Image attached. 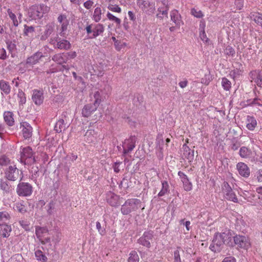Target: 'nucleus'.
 <instances>
[{
	"mask_svg": "<svg viewBox=\"0 0 262 262\" xmlns=\"http://www.w3.org/2000/svg\"><path fill=\"white\" fill-rule=\"evenodd\" d=\"M243 7L244 0H234L230 6V10L234 13H236L238 11L242 10Z\"/></svg>",
	"mask_w": 262,
	"mask_h": 262,
	"instance_id": "22",
	"label": "nucleus"
},
{
	"mask_svg": "<svg viewBox=\"0 0 262 262\" xmlns=\"http://www.w3.org/2000/svg\"><path fill=\"white\" fill-rule=\"evenodd\" d=\"M106 16H107V18H108V19L110 20V21H114L117 25H120V24L121 23V19L119 18L114 15L113 14H112L110 12H107V13L106 14Z\"/></svg>",
	"mask_w": 262,
	"mask_h": 262,
	"instance_id": "43",
	"label": "nucleus"
},
{
	"mask_svg": "<svg viewBox=\"0 0 262 262\" xmlns=\"http://www.w3.org/2000/svg\"><path fill=\"white\" fill-rule=\"evenodd\" d=\"M236 168L241 176L246 178L250 176V169L245 163L243 162L238 163L236 165Z\"/></svg>",
	"mask_w": 262,
	"mask_h": 262,
	"instance_id": "16",
	"label": "nucleus"
},
{
	"mask_svg": "<svg viewBox=\"0 0 262 262\" xmlns=\"http://www.w3.org/2000/svg\"><path fill=\"white\" fill-rule=\"evenodd\" d=\"M129 255L128 262H139V257L136 251H131Z\"/></svg>",
	"mask_w": 262,
	"mask_h": 262,
	"instance_id": "42",
	"label": "nucleus"
},
{
	"mask_svg": "<svg viewBox=\"0 0 262 262\" xmlns=\"http://www.w3.org/2000/svg\"><path fill=\"white\" fill-rule=\"evenodd\" d=\"M233 237L230 231L215 234L213 243L218 247L226 245L229 247H233Z\"/></svg>",
	"mask_w": 262,
	"mask_h": 262,
	"instance_id": "1",
	"label": "nucleus"
},
{
	"mask_svg": "<svg viewBox=\"0 0 262 262\" xmlns=\"http://www.w3.org/2000/svg\"><path fill=\"white\" fill-rule=\"evenodd\" d=\"M65 54L67 56L68 59H74L77 56V53L75 51H71Z\"/></svg>",
	"mask_w": 262,
	"mask_h": 262,
	"instance_id": "57",
	"label": "nucleus"
},
{
	"mask_svg": "<svg viewBox=\"0 0 262 262\" xmlns=\"http://www.w3.org/2000/svg\"><path fill=\"white\" fill-rule=\"evenodd\" d=\"M96 135L94 129H88L84 135L85 140L89 143H92L96 140Z\"/></svg>",
	"mask_w": 262,
	"mask_h": 262,
	"instance_id": "24",
	"label": "nucleus"
},
{
	"mask_svg": "<svg viewBox=\"0 0 262 262\" xmlns=\"http://www.w3.org/2000/svg\"><path fill=\"white\" fill-rule=\"evenodd\" d=\"M222 192L223 194L224 198L227 200L232 201L234 203H238V199L236 194L227 182H224L223 183Z\"/></svg>",
	"mask_w": 262,
	"mask_h": 262,
	"instance_id": "5",
	"label": "nucleus"
},
{
	"mask_svg": "<svg viewBox=\"0 0 262 262\" xmlns=\"http://www.w3.org/2000/svg\"><path fill=\"white\" fill-rule=\"evenodd\" d=\"M34 154L30 146L21 147L20 148V160L25 164L31 165L35 162Z\"/></svg>",
	"mask_w": 262,
	"mask_h": 262,
	"instance_id": "3",
	"label": "nucleus"
},
{
	"mask_svg": "<svg viewBox=\"0 0 262 262\" xmlns=\"http://www.w3.org/2000/svg\"><path fill=\"white\" fill-rule=\"evenodd\" d=\"M222 262H236V260L233 256H228L224 258Z\"/></svg>",
	"mask_w": 262,
	"mask_h": 262,
	"instance_id": "62",
	"label": "nucleus"
},
{
	"mask_svg": "<svg viewBox=\"0 0 262 262\" xmlns=\"http://www.w3.org/2000/svg\"><path fill=\"white\" fill-rule=\"evenodd\" d=\"M107 203L113 207H117L119 205V196L110 191L107 193Z\"/></svg>",
	"mask_w": 262,
	"mask_h": 262,
	"instance_id": "17",
	"label": "nucleus"
},
{
	"mask_svg": "<svg viewBox=\"0 0 262 262\" xmlns=\"http://www.w3.org/2000/svg\"><path fill=\"white\" fill-rule=\"evenodd\" d=\"M256 177L258 182H262V169L257 171Z\"/></svg>",
	"mask_w": 262,
	"mask_h": 262,
	"instance_id": "64",
	"label": "nucleus"
},
{
	"mask_svg": "<svg viewBox=\"0 0 262 262\" xmlns=\"http://www.w3.org/2000/svg\"><path fill=\"white\" fill-rule=\"evenodd\" d=\"M19 224L20 225L26 230H28L29 229V224L26 221H20L19 222Z\"/></svg>",
	"mask_w": 262,
	"mask_h": 262,
	"instance_id": "56",
	"label": "nucleus"
},
{
	"mask_svg": "<svg viewBox=\"0 0 262 262\" xmlns=\"http://www.w3.org/2000/svg\"><path fill=\"white\" fill-rule=\"evenodd\" d=\"M137 6L143 11H148L154 8L155 4L148 0H136Z\"/></svg>",
	"mask_w": 262,
	"mask_h": 262,
	"instance_id": "15",
	"label": "nucleus"
},
{
	"mask_svg": "<svg viewBox=\"0 0 262 262\" xmlns=\"http://www.w3.org/2000/svg\"><path fill=\"white\" fill-rule=\"evenodd\" d=\"M114 46L116 50L118 51H120L123 48L126 46V43L118 40V41L115 43Z\"/></svg>",
	"mask_w": 262,
	"mask_h": 262,
	"instance_id": "51",
	"label": "nucleus"
},
{
	"mask_svg": "<svg viewBox=\"0 0 262 262\" xmlns=\"http://www.w3.org/2000/svg\"><path fill=\"white\" fill-rule=\"evenodd\" d=\"M35 234L42 244L45 245L50 242V238L48 236L49 231L47 228L36 226L35 227Z\"/></svg>",
	"mask_w": 262,
	"mask_h": 262,
	"instance_id": "8",
	"label": "nucleus"
},
{
	"mask_svg": "<svg viewBox=\"0 0 262 262\" xmlns=\"http://www.w3.org/2000/svg\"><path fill=\"white\" fill-rule=\"evenodd\" d=\"M225 53L227 55L232 57L234 56L235 53L234 49L230 46L226 47L225 50Z\"/></svg>",
	"mask_w": 262,
	"mask_h": 262,
	"instance_id": "49",
	"label": "nucleus"
},
{
	"mask_svg": "<svg viewBox=\"0 0 262 262\" xmlns=\"http://www.w3.org/2000/svg\"><path fill=\"white\" fill-rule=\"evenodd\" d=\"M34 32V28L32 26H25L24 34L28 36L30 33H32Z\"/></svg>",
	"mask_w": 262,
	"mask_h": 262,
	"instance_id": "54",
	"label": "nucleus"
},
{
	"mask_svg": "<svg viewBox=\"0 0 262 262\" xmlns=\"http://www.w3.org/2000/svg\"><path fill=\"white\" fill-rule=\"evenodd\" d=\"M17 97L19 99L18 100V103L19 106H23V105L26 103V95L25 93L21 90H19Z\"/></svg>",
	"mask_w": 262,
	"mask_h": 262,
	"instance_id": "38",
	"label": "nucleus"
},
{
	"mask_svg": "<svg viewBox=\"0 0 262 262\" xmlns=\"http://www.w3.org/2000/svg\"><path fill=\"white\" fill-rule=\"evenodd\" d=\"M20 128H21V133L25 139H29L32 137V127L28 123L26 122L21 123Z\"/></svg>",
	"mask_w": 262,
	"mask_h": 262,
	"instance_id": "13",
	"label": "nucleus"
},
{
	"mask_svg": "<svg viewBox=\"0 0 262 262\" xmlns=\"http://www.w3.org/2000/svg\"><path fill=\"white\" fill-rule=\"evenodd\" d=\"M93 96L95 99L93 104L98 107L102 101L101 95L100 93L98 91H97L94 93Z\"/></svg>",
	"mask_w": 262,
	"mask_h": 262,
	"instance_id": "40",
	"label": "nucleus"
},
{
	"mask_svg": "<svg viewBox=\"0 0 262 262\" xmlns=\"http://www.w3.org/2000/svg\"><path fill=\"white\" fill-rule=\"evenodd\" d=\"M97 108L94 104H87L85 105L82 110V116L84 117H90L93 113L97 110Z\"/></svg>",
	"mask_w": 262,
	"mask_h": 262,
	"instance_id": "19",
	"label": "nucleus"
},
{
	"mask_svg": "<svg viewBox=\"0 0 262 262\" xmlns=\"http://www.w3.org/2000/svg\"><path fill=\"white\" fill-rule=\"evenodd\" d=\"M12 231L10 225H8L7 223H0V236L4 238L8 237Z\"/></svg>",
	"mask_w": 262,
	"mask_h": 262,
	"instance_id": "18",
	"label": "nucleus"
},
{
	"mask_svg": "<svg viewBox=\"0 0 262 262\" xmlns=\"http://www.w3.org/2000/svg\"><path fill=\"white\" fill-rule=\"evenodd\" d=\"M239 155L243 158H248L250 157L252 151L248 148L243 146L241 148L239 151Z\"/></svg>",
	"mask_w": 262,
	"mask_h": 262,
	"instance_id": "34",
	"label": "nucleus"
},
{
	"mask_svg": "<svg viewBox=\"0 0 262 262\" xmlns=\"http://www.w3.org/2000/svg\"><path fill=\"white\" fill-rule=\"evenodd\" d=\"M0 89L6 95L10 93L11 86L8 82L4 80H0Z\"/></svg>",
	"mask_w": 262,
	"mask_h": 262,
	"instance_id": "31",
	"label": "nucleus"
},
{
	"mask_svg": "<svg viewBox=\"0 0 262 262\" xmlns=\"http://www.w3.org/2000/svg\"><path fill=\"white\" fill-rule=\"evenodd\" d=\"M103 13L102 12V10L100 7H96L94 11L93 14V20L95 22L98 23L102 19V16L103 15Z\"/></svg>",
	"mask_w": 262,
	"mask_h": 262,
	"instance_id": "28",
	"label": "nucleus"
},
{
	"mask_svg": "<svg viewBox=\"0 0 262 262\" xmlns=\"http://www.w3.org/2000/svg\"><path fill=\"white\" fill-rule=\"evenodd\" d=\"M7 12L10 18L13 21V25L16 27L18 25V23L15 14L13 13L10 9H8Z\"/></svg>",
	"mask_w": 262,
	"mask_h": 262,
	"instance_id": "47",
	"label": "nucleus"
},
{
	"mask_svg": "<svg viewBox=\"0 0 262 262\" xmlns=\"http://www.w3.org/2000/svg\"><path fill=\"white\" fill-rule=\"evenodd\" d=\"M257 126L255 118L251 116H247L246 118V127L250 130H253Z\"/></svg>",
	"mask_w": 262,
	"mask_h": 262,
	"instance_id": "25",
	"label": "nucleus"
},
{
	"mask_svg": "<svg viewBox=\"0 0 262 262\" xmlns=\"http://www.w3.org/2000/svg\"><path fill=\"white\" fill-rule=\"evenodd\" d=\"M141 201L138 199H127L122 205L121 212L123 215H128L141 208Z\"/></svg>",
	"mask_w": 262,
	"mask_h": 262,
	"instance_id": "2",
	"label": "nucleus"
},
{
	"mask_svg": "<svg viewBox=\"0 0 262 262\" xmlns=\"http://www.w3.org/2000/svg\"><path fill=\"white\" fill-rule=\"evenodd\" d=\"M57 20L60 24L61 32H64L67 30L69 24L67 16L64 14H60L58 16Z\"/></svg>",
	"mask_w": 262,
	"mask_h": 262,
	"instance_id": "23",
	"label": "nucleus"
},
{
	"mask_svg": "<svg viewBox=\"0 0 262 262\" xmlns=\"http://www.w3.org/2000/svg\"><path fill=\"white\" fill-rule=\"evenodd\" d=\"M11 164V160L8 157L5 155L0 156V166L5 167Z\"/></svg>",
	"mask_w": 262,
	"mask_h": 262,
	"instance_id": "39",
	"label": "nucleus"
},
{
	"mask_svg": "<svg viewBox=\"0 0 262 262\" xmlns=\"http://www.w3.org/2000/svg\"><path fill=\"white\" fill-rule=\"evenodd\" d=\"M94 5V2L91 0H88L84 3L83 6L86 9H90Z\"/></svg>",
	"mask_w": 262,
	"mask_h": 262,
	"instance_id": "55",
	"label": "nucleus"
},
{
	"mask_svg": "<svg viewBox=\"0 0 262 262\" xmlns=\"http://www.w3.org/2000/svg\"><path fill=\"white\" fill-rule=\"evenodd\" d=\"M67 126L63 119H59L56 123L54 128L56 132L61 133L66 129Z\"/></svg>",
	"mask_w": 262,
	"mask_h": 262,
	"instance_id": "33",
	"label": "nucleus"
},
{
	"mask_svg": "<svg viewBox=\"0 0 262 262\" xmlns=\"http://www.w3.org/2000/svg\"><path fill=\"white\" fill-rule=\"evenodd\" d=\"M96 228L97 229L100 234L103 235L104 234V230L102 229L101 225L100 223L99 222H96Z\"/></svg>",
	"mask_w": 262,
	"mask_h": 262,
	"instance_id": "63",
	"label": "nucleus"
},
{
	"mask_svg": "<svg viewBox=\"0 0 262 262\" xmlns=\"http://www.w3.org/2000/svg\"><path fill=\"white\" fill-rule=\"evenodd\" d=\"M0 187L3 190L5 191H8L9 190V186L7 182L3 180L0 181Z\"/></svg>",
	"mask_w": 262,
	"mask_h": 262,
	"instance_id": "53",
	"label": "nucleus"
},
{
	"mask_svg": "<svg viewBox=\"0 0 262 262\" xmlns=\"http://www.w3.org/2000/svg\"><path fill=\"white\" fill-rule=\"evenodd\" d=\"M4 118L6 123L9 126H12L14 123V120L13 118V114L12 112L10 111L5 112L4 113Z\"/></svg>",
	"mask_w": 262,
	"mask_h": 262,
	"instance_id": "29",
	"label": "nucleus"
},
{
	"mask_svg": "<svg viewBox=\"0 0 262 262\" xmlns=\"http://www.w3.org/2000/svg\"><path fill=\"white\" fill-rule=\"evenodd\" d=\"M237 245L239 248L247 250L251 247L249 237L236 234L233 237V246Z\"/></svg>",
	"mask_w": 262,
	"mask_h": 262,
	"instance_id": "7",
	"label": "nucleus"
},
{
	"mask_svg": "<svg viewBox=\"0 0 262 262\" xmlns=\"http://www.w3.org/2000/svg\"><path fill=\"white\" fill-rule=\"evenodd\" d=\"M250 78L252 79L251 81H254L258 86L262 88V76L259 71L251 72Z\"/></svg>",
	"mask_w": 262,
	"mask_h": 262,
	"instance_id": "20",
	"label": "nucleus"
},
{
	"mask_svg": "<svg viewBox=\"0 0 262 262\" xmlns=\"http://www.w3.org/2000/svg\"><path fill=\"white\" fill-rule=\"evenodd\" d=\"M35 255L37 260L41 262H46L47 260V256L43 253L41 250H37L35 252Z\"/></svg>",
	"mask_w": 262,
	"mask_h": 262,
	"instance_id": "36",
	"label": "nucleus"
},
{
	"mask_svg": "<svg viewBox=\"0 0 262 262\" xmlns=\"http://www.w3.org/2000/svg\"><path fill=\"white\" fill-rule=\"evenodd\" d=\"M206 23L204 20H201L199 25V32L205 31Z\"/></svg>",
	"mask_w": 262,
	"mask_h": 262,
	"instance_id": "59",
	"label": "nucleus"
},
{
	"mask_svg": "<svg viewBox=\"0 0 262 262\" xmlns=\"http://www.w3.org/2000/svg\"><path fill=\"white\" fill-rule=\"evenodd\" d=\"M190 13L195 17L198 18H201L204 16V14L202 11L195 8H192L191 9Z\"/></svg>",
	"mask_w": 262,
	"mask_h": 262,
	"instance_id": "46",
	"label": "nucleus"
},
{
	"mask_svg": "<svg viewBox=\"0 0 262 262\" xmlns=\"http://www.w3.org/2000/svg\"><path fill=\"white\" fill-rule=\"evenodd\" d=\"M57 47L60 50H68L71 48V45L68 40L62 39L57 41Z\"/></svg>",
	"mask_w": 262,
	"mask_h": 262,
	"instance_id": "30",
	"label": "nucleus"
},
{
	"mask_svg": "<svg viewBox=\"0 0 262 262\" xmlns=\"http://www.w3.org/2000/svg\"><path fill=\"white\" fill-rule=\"evenodd\" d=\"M128 15L130 20L133 21V22L136 21V17L135 13L133 11H128Z\"/></svg>",
	"mask_w": 262,
	"mask_h": 262,
	"instance_id": "60",
	"label": "nucleus"
},
{
	"mask_svg": "<svg viewBox=\"0 0 262 262\" xmlns=\"http://www.w3.org/2000/svg\"><path fill=\"white\" fill-rule=\"evenodd\" d=\"M183 187L185 190L187 191H190L192 188V185L191 182H189V179L184 180L183 181Z\"/></svg>",
	"mask_w": 262,
	"mask_h": 262,
	"instance_id": "48",
	"label": "nucleus"
},
{
	"mask_svg": "<svg viewBox=\"0 0 262 262\" xmlns=\"http://www.w3.org/2000/svg\"><path fill=\"white\" fill-rule=\"evenodd\" d=\"M253 17L254 21L262 27V14L256 13L255 15H253Z\"/></svg>",
	"mask_w": 262,
	"mask_h": 262,
	"instance_id": "50",
	"label": "nucleus"
},
{
	"mask_svg": "<svg viewBox=\"0 0 262 262\" xmlns=\"http://www.w3.org/2000/svg\"><path fill=\"white\" fill-rule=\"evenodd\" d=\"M54 30V26L53 25H47L45 27V30L43 34L41 36V40L46 39L53 32Z\"/></svg>",
	"mask_w": 262,
	"mask_h": 262,
	"instance_id": "32",
	"label": "nucleus"
},
{
	"mask_svg": "<svg viewBox=\"0 0 262 262\" xmlns=\"http://www.w3.org/2000/svg\"><path fill=\"white\" fill-rule=\"evenodd\" d=\"M154 237V232L151 231H147L144 232L142 236L138 239V243L142 246L149 248L151 247L150 240Z\"/></svg>",
	"mask_w": 262,
	"mask_h": 262,
	"instance_id": "12",
	"label": "nucleus"
},
{
	"mask_svg": "<svg viewBox=\"0 0 262 262\" xmlns=\"http://www.w3.org/2000/svg\"><path fill=\"white\" fill-rule=\"evenodd\" d=\"M16 192L20 196H30L33 192V187L29 183H19L17 186Z\"/></svg>",
	"mask_w": 262,
	"mask_h": 262,
	"instance_id": "6",
	"label": "nucleus"
},
{
	"mask_svg": "<svg viewBox=\"0 0 262 262\" xmlns=\"http://www.w3.org/2000/svg\"><path fill=\"white\" fill-rule=\"evenodd\" d=\"M32 99L36 105H40L44 100L43 94L42 91L34 90L33 91Z\"/></svg>",
	"mask_w": 262,
	"mask_h": 262,
	"instance_id": "14",
	"label": "nucleus"
},
{
	"mask_svg": "<svg viewBox=\"0 0 262 262\" xmlns=\"http://www.w3.org/2000/svg\"><path fill=\"white\" fill-rule=\"evenodd\" d=\"M174 262H181V257L178 250L174 252Z\"/></svg>",
	"mask_w": 262,
	"mask_h": 262,
	"instance_id": "58",
	"label": "nucleus"
},
{
	"mask_svg": "<svg viewBox=\"0 0 262 262\" xmlns=\"http://www.w3.org/2000/svg\"><path fill=\"white\" fill-rule=\"evenodd\" d=\"M11 219L10 214L6 211H0V223H6Z\"/></svg>",
	"mask_w": 262,
	"mask_h": 262,
	"instance_id": "35",
	"label": "nucleus"
},
{
	"mask_svg": "<svg viewBox=\"0 0 262 262\" xmlns=\"http://www.w3.org/2000/svg\"><path fill=\"white\" fill-rule=\"evenodd\" d=\"M107 9L110 11L115 13H120L122 12V9L121 7H120L119 5L116 4H108L107 6Z\"/></svg>",
	"mask_w": 262,
	"mask_h": 262,
	"instance_id": "44",
	"label": "nucleus"
},
{
	"mask_svg": "<svg viewBox=\"0 0 262 262\" xmlns=\"http://www.w3.org/2000/svg\"><path fill=\"white\" fill-rule=\"evenodd\" d=\"M5 175L7 180L14 181L19 177V170L15 165H10L5 170Z\"/></svg>",
	"mask_w": 262,
	"mask_h": 262,
	"instance_id": "11",
	"label": "nucleus"
},
{
	"mask_svg": "<svg viewBox=\"0 0 262 262\" xmlns=\"http://www.w3.org/2000/svg\"><path fill=\"white\" fill-rule=\"evenodd\" d=\"M162 188L158 193V196H162L168 191L169 185L167 181H164L162 182Z\"/></svg>",
	"mask_w": 262,
	"mask_h": 262,
	"instance_id": "41",
	"label": "nucleus"
},
{
	"mask_svg": "<svg viewBox=\"0 0 262 262\" xmlns=\"http://www.w3.org/2000/svg\"><path fill=\"white\" fill-rule=\"evenodd\" d=\"M135 147V143L132 139L126 140L123 146V153L126 154L130 152Z\"/></svg>",
	"mask_w": 262,
	"mask_h": 262,
	"instance_id": "26",
	"label": "nucleus"
},
{
	"mask_svg": "<svg viewBox=\"0 0 262 262\" xmlns=\"http://www.w3.org/2000/svg\"><path fill=\"white\" fill-rule=\"evenodd\" d=\"M7 58V53L5 49L2 48L0 49V59H5Z\"/></svg>",
	"mask_w": 262,
	"mask_h": 262,
	"instance_id": "61",
	"label": "nucleus"
},
{
	"mask_svg": "<svg viewBox=\"0 0 262 262\" xmlns=\"http://www.w3.org/2000/svg\"><path fill=\"white\" fill-rule=\"evenodd\" d=\"M222 85L225 90L229 91L231 88V83L227 78L224 77L222 80Z\"/></svg>",
	"mask_w": 262,
	"mask_h": 262,
	"instance_id": "45",
	"label": "nucleus"
},
{
	"mask_svg": "<svg viewBox=\"0 0 262 262\" xmlns=\"http://www.w3.org/2000/svg\"><path fill=\"white\" fill-rule=\"evenodd\" d=\"M199 36L201 39L205 43H208L209 41V38L207 37L205 31H200Z\"/></svg>",
	"mask_w": 262,
	"mask_h": 262,
	"instance_id": "52",
	"label": "nucleus"
},
{
	"mask_svg": "<svg viewBox=\"0 0 262 262\" xmlns=\"http://www.w3.org/2000/svg\"><path fill=\"white\" fill-rule=\"evenodd\" d=\"M50 7L45 4L35 5L30 8L29 13L33 19L40 18L43 14L48 13Z\"/></svg>",
	"mask_w": 262,
	"mask_h": 262,
	"instance_id": "4",
	"label": "nucleus"
},
{
	"mask_svg": "<svg viewBox=\"0 0 262 262\" xmlns=\"http://www.w3.org/2000/svg\"><path fill=\"white\" fill-rule=\"evenodd\" d=\"M13 208L15 210L21 213H24L26 212V206L23 204V202H21L16 203Z\"/></svg>",
	"mask_w": 262,
	"mask_h": 262,
	"instance_id": "37",
	"label": "nucleus"
},
{
	"mask_svg": "<svg viewBox=\"0 0 262 262\" xmlns=\"http://www.w3.org/2000/svg\"><path fill=\"white\" fill-rule=\"evenodd\" d=\"M85 30L88 34L92 33L90 38H94L103 33L104 27L101 24H95L93 27V25H89L85 28Z\"/></svg>",
	"mask_w": 262,
	"mask_h": 262,
	"instance_id": "9",
	"label": "nucleus"
},
{
	"mask_svg": "<svg viewBox=\"0 0 262 262\" xmlns=\"http://www.w3.org/2000/svg\"><path fill=\"white\" fill-rule=\"evenodd\" d=\"M43 56L41 52H37L27 59V63L34 65L38 63Z\"/></svg>",
	"mask_w": 262,
	"mask_h": 262,
	"instance_id": "21",
	"label": "nucleus"
},
{
	"mask_svg": "<svg viewBox=\"0 0 262 262\" xmlns=\"http://www.w3.org/2000/svg\"><path fill=\"white\" fill-rule=\"evenodd\" d=\"M52 59L57 63L62 65L61 68L60 70L61 71H63L64 70H69L70 67L68 65L63 64L66 63L68 60V58L65 53L56 54L53 56Z\"/></svg>",
	"mask_w": 262,
	"mask_h": 262,
	"instance_id": "10",
	"label": "nucleus"
},
{
	"mask_svg": "<svg viewBox=\"0 0 262 262\" xmlns=\"http://www.w3.org/2000/svg\"><path fill=\"white\" fill-rule=\"evenodd\" d=\"M170 17L171 20L176 25L180 26L182 23L181 19V15L177 10H174L171 12Z\"/></svg>",
	"mask_w": 262,
	"mask_h": 262,
	"instance_id": "27",
	"label": "nucleus"
}]
</instances>
